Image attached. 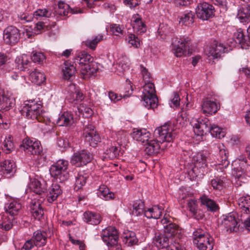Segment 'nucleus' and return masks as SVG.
<instances>
[{
	"label": "nucleus",
	"mask_w": 250,
	"mask_h": 250,
	"mask_svg": "<svg viewBox=\"0 0 250 250\" xmlns=\"http://www.w3.org/2000/svg\"><path fill=\"white\" fill-rule=\"evenodd\" d=\"M93 58L85 52L77 54L74 63L80 72L83 79H87L94 75L98 70L97 63L93 62Z\"/></svg>",
	"instance_id": "obj_1"
},
{
	"label": "nucleus",
	"mask_w": 250,
	"mask_h": 250,
	"mask_svg": "<svg viewBox=\"0 0 250 250\" xmlns=\"http://www.w3.org/2000/svg\"><path fill=\"white\" fill-rule=\"evenodd\" d=\"M42 103L40 101L29 100L26 101L23 104L21 113L27 119L37 120L42 122L44 111L42 109Z\"/></svg>",
	"instance_id": "obj_2"
},
{
	"label": "nucleus",
	"mask_w": 250,
	"mask_h": 250,
	"mask_svg": "<svg viewBox=\"0 0 250 250\" xmlns=\"http://www.w3.org/2000/svg\"><path fill=\"white\" fill-rule=\"evenodd\" d=\"M68 164L66 160H59L50 167L49 171L51 176L61 183L66 181L69 178L67 171Z\"/></svg>",
	"instance_id": "obj_3"
},
{
	"label": "nucleus",
	"mask_w": 250,
	"mask_h": 250,
	"mask_svg": "<svg viewBox=\"0 0 250 250\" xmlns=\"http://www.w3.org/2000/svg\"><path fill=\"white\" fill-rule=\"evenodd\" d=\"M193 243L199 250H212L214 245L213 238L201 229L193 232Z\"/></svg>",
	"instance_id": "obj_4"
},
{
	"label": "nucleus",
	"mask_w": 250,
	"mask_h": 250,
	"mask_svg": "<svg viewBox=\"0 0 250 250\" xmlns=\"http://www.w3.org/2000/svg\"><path fill=\"white\" fill-rule=\"evenodd\" d=\"M20 148L26 153L32 155H38L41 159H43V165L46 161L45 156L42 154V148L40 141L32 138H25L20 145Z\"/></svg>",
	"instance_id": "obj_5"
},
{
	"label": "nucleus",
	"mask_w": 250,
	"mask_h": 250,
	"mask_svg": "<svg viewBox=\"0 0 250 250\" xmlns=\"http://www.w3.org/2000/svg\"><path fill=\"white\" fill-rule=\"evenodd\" d=\"M192 161L194 167L188 172L189 176L193 179L200 174L204 173L203 169L207 166V157L203 153L199 152L193 156Z\"/></svg>",
	"instance_id": "obj_6"
},
{
	"label": "nucleus",
	"mask_w": 250,
	"mask_h": 250,
	"mask_svg": "<svg viewBox=\"0 0 250 250\" xmlns=\"http://www.w3.org/2000/svg\"><path fill=\"white\" fill-rule=\"evenodd\" d=\"M154 134L161 144L164 142L172 141L176 136L173 126L168 123H165L163 125L157 127L155 130Z\"/></svg>",
	"instance_id": "obj_7"
},
{
	"label": "nucleus",
	"mask_w": 250,
	"mask_h": 250,
	"mask_svg": "<svg viewBox=\"0 0 250 250\" xmlns=\"http://www.w3.org/2000/svg\"><path fill=\"white\" fill-rule=\"evenodd\" d=\"M100 235L103 241L108 248H111L118 242V231L114 227L109 226L103 229Z\"/></svg>",
	"instance_id": "obj_8"
},
{
	"label": "nucleus",
	"mask_w": 250,
	"mask_h": 250,
	"mask_svg": "<svg viewBox=\"0 0 250 250\" xmlns=\"http://www.w3.org/2000/svg\"><path fill=\"white\" fill-rule=\"evenodd\" d=\"M83 137L84 138L85 141L93 147H96L98 143L101 142V140L95 127L91 124L84 125Z\"/></svg>",
	"instance_id": "obj_9"
},
{
	"label": "nucleus",
	"mask_w": 250,
	"mask_h": 250,
	"mask_svg": "<svg viewBox=\"0 0 250 250\" xmlns=\"http://www.w3.org/2000/svg\"><path fill=\"white\" fill-rule=\"evenodd\" d=\"M227 51L228 49L225 45L216 41H214L205 50L206 55L210 60L220 58L222 54Z\"/></svg>",
	"instance_id": "obj_10"
},
{
	"label": "nucleus",
	"mask_w": 250,
	"mask_h": 250,
	"mask_svg": "<svg viewBox=\"0 0 250 250\" xmlns=\"http://www.w3.org/2000/svg\"><path fill=\"white\" fill-rule=\"evenodd\" d=\"M20 38V30L14 26H8L3 31V40L7 45H15L19 42Z\"/></svg>",
	"instance_id": "obj_11"
},
{
	"label": "nucleus",
	"mask_w": 250,
	"mask_h": 250,
	"mask_svg": "<svg viewBox=\"0 0 250 250\" xmlns=\"http://www.w3.org/2000/svg\"><path fill=\"white\" fill-rule=\"evenodd\" d=\"M172 238H170L164 233L156 235L153 243L159 249L166 248L167 250H181L178 246L172 245Z\"/></svg>",
	"instance_id": "obj_12"
},
{
	"label": "nucleus",
	"mask_w": 250,
	"mask_h": 250,
	"mask_svg": "<svg viewBox=\"0 0 250 250\" xmlns=\"http://www.w3.org/2000/svg\"><path fill=\"white\" fill-rule=\"evenodd\" d=\"M215 9L214 7L207 2L199 3L195 9L197 17L203 20H208L214 15Z\"/></svg>",
	"instance_id": "obj_13"
},
{
	"label": "nucleus",
	"mask_w": 250,
	"mask_h": 250,
	"mask_svg": "<svg viewBox=\"0 0 250 250\" xmlns=\"http://www.w3.org/2000/svg\"><path fill=\"white\" fill-rule=\"evenodd\" d=\"M237 215L235 212H231L228 215L223 216L221 226L226 231L231 233L236 232L238 230Z\"/></svg>",
	"instance_id": "obj_14"
},
{
	"label": "nucleus",
	"mask_w": 250,
	"mask_h": 250,
	"mask_svg": "<svg viewBox=\"0 0 250 250\" xmlns=\"http://www.w3.org/2000/svg\"><path fill=\"white\" fill-rule=\"evenodd\" d=\"M190 40L188 38L180 39L177 42L172 44L171 50L177 57H181L187 53L189 49Z\"/></svg>",
	"instance_id": "obj_15"
},
{
	"label": "nucleus",
	"mask_w": 250,
	"mask_h": 250,
	"mask_svg": "<svg viewBox=\"0 0 250 250\" xmlns=\"http://www.w3.org/2000/svg\"><path fill=\"white\" fill-rule=\"evenodd\" d=\"M92 154L87 150H82L75 153L71 159V163L77 166L86 165L92 160Z\"/></svg>",
	"instance_id": "obj_16"
},
{
	"label": "nucleus",
	"mask_w": 250,
	"mask_h": 250,
	"mask_svg": "<svg viewBox=\"0 0 250 250\" xmlns=\"http://www.w3.org/2000/svg\"><path fill=\"white\" fill-rule=\"evenodd\" d=\"M162 224L164 225V233L167 234L170 238L172 237L178 236L181 233V230L178 225L170 222L167 217H164L161 220Z\"/></svg>",
	"instance_id": "obj_17"
},
{
	"label": "nucleus",
	"mask_w": 250,
	"mask_h": 250,
	"mask_svg": "<svg viewBox=\"0 0 250 250\" xmlns=\"http://www.w3.org/2000/svg\"><path fill=\"white\" fill-rule=\"evenodd\" d=\"M29 187L34 192L38 194H41L46 190L44 181L37 175L34 177H30Z\"/></svg>",
	"instance_id": "obj_18"
},
{
	"label": "nucleus",
	"mask_w": 250,
	"mask_h": 250,
	"mask_svg": "<svg viewBox=\"0 0 250 250\" xmlns=\"http://www.w3.org/2000/svg\"><path fill=\"white\" fill-rule=\"evenodd\" d=\"M194 122L195 123L192 125L194 128V131L197 135L202 136L204 132L206 133L210 130L212 125L208 119L205 118L201 120L195 119Z\"/></svg>",
	"instance_id": "obj_19"
},
{
	"label": "nucleus",
	"mask_w": 250,
	"mask_h": 250,
	"mask_svg": "<svg viewBox=\"0 0 250 250\" xmlns=\"http://www.w3.org/2000/svg\"><path fill=\"white\" fill-rule=\"evenodd\" d=\"M67 99L69 102L77 104L83 99V94L75 84H70L67 88Z\"/></svg>",
	"instance_id": "obj_20"
},
{
	"label": "nucleus",
	"mask_w": 250,
	"mask_h": 250,
	"mask_svg": "<svg viewBox=\"0 0 250 250\" xmlns=\"http://www.w3.org/2000/svg\"><path fill=\"white\" fill-rule=\"evenodd\" d=\"M213 146L214 150L219 151L218 164L222 166V167L226 168L229 166V162L228 160V153L225 146L220 143L215 144Z\"/></svg>",
	"instance_id": "obj_21"
},
{
	"label": "nucleus",
	"mask_w": 250,
	"mask_h": 250,
	"mask_svg": "<svg viewBox=\"0 0 250 250\" xmlns=\"http://www.w3.org/2000/svg\"><path fill=\"white\" fill-rule=\"evenodd\" d=\"M233 39L238 43L243 49H249L250 47V38L249 36L245 35L241 29H239L234 33Z\"/></svg>",
	"instance_id": "obj_22"
},
{
	"label": "nucleus",
	"mask_w": 250,
	"mask_h": 250,
	"mask_svg": "<svg viewBox=\"0 0 250 250\" xmlns=\"http://www.w3.org/2000/svg\"><path fill=\"white\" fill-rule=\"evenodd\" d=\"M219 107L215 102L207 98L203 100L202 111L206 115H212L217 112Z\"/></svg>",
	"instance_id": "obj_23"
},
{
	"label": "nucleus",
	"mask_w": 250,
	"mask_h": 250,
	"mask_svg": "<svg viewBox=\"0 0 250 250\" xmlns=\"http://www.w3.org/2000/svg\"><path fill=\"white\" fill-rule=\"evenodd\" d=\"M30 211L32 216L36 219L41 220L43 216L44 211L41 202L32 200L30 204Z\"/></svg>",
	"instance_id": "obj_24"
},
{
	"label": "nucleus",
	"mask_w": 250,
	"mask_h": 250,
	"mask_svg": "<svg viewBox=\"0 0 250 250\" xmlns=\"http://www.w3.org/2000/svg\"><path fill=\"white\" fill-rule=\"evenodd\" d=\"M15 105V100L13 97L5 95L3 89L0 88V106L1 110L5 111L9 110Z\"/></svg>",
	"instance_id": "obj_25"
},
{
	"label": "nucleus",
	"mask_w": 250,
	"mask_h": 250,
	"mask_svg": "<svg viewBox=\"0 0 250 250\" xmlns=\"http://www.w3.org/2000/svg\"><path fill=\"white\" fill-rule=\"evenodd\" d=\"M160 141L159 139L150 140L144 145V151L148 155H155L159 153L160 149Z\"/></svg>",
	"instance_id": "obj_26"
},
{
	"label": "nucleus",
	"mask_w": 250,
	"mask_h": 250,
	"mask_svg": "<svg viewBox=\"0 0 250 250\" xmlns=\"http://www.w3.org/2000/svg\"><path fill=\"white\" fill-rule=\"evenodd\" d=\"M150 132L146 129H134L132 133V137L137 141L145 144L150 139Z\"/></svg>",
	"instance_id": "obj_27"
},
{
	"label": "nucleus",
	"mask_w": 250,
	"mask_h": 250,
	"mask_svg": "<svg viewBox=\"0 0 250 250\" xmlns=\"http://www.w3.org/2000/svg\"><path fill=\"white\" fill-rule=\"evenodd\" d=\"M4 208L7 213L12 216L19 214L21 209V204L17 200H12L5 204Z\"/></svg>",
	"instance_id": "obj_28"
},
{
	"label": "nucleus",
	"mask_w": 250,
	"mask_h": 250,
	"mask_svg": "<svg viewBox=\"0 0 250 250\" xmlns=\"http://www.w3.org/2000/svg\"><path fill=\"white\" fill-rule=\"evenodd\" d=\"M73 115L71 112H64L60 115L57 120L56 123L59 126H70L74 124Z\"/></svg>",
	"instance_id": "obj_29"
},
{
	"label": "nucleus",
	"mask_w": 250,
	"mask_h": 250,
	"mask_svg": "<svg viewBox=\"0 0 250 250\" xmlns=\"http://www.w3.org/2000/svg\"><path fill=\"white\" fill-rule=\"evenodd\" d=\"M129 64V61L126 57H120L115 65V72L119 75H124L125 72L128 69Z\"/></svg>",
	"instance_id": "obj_30"
},
{
	"label": "nucleus",
	"mask_w": 250,
	"mask_h": 250,
	"mask_svg": "<svg viewBox=\"0 0 250 250\" xmlns=\"http://www.w3.org/2000/svg\"><path fill=\"white\" fill-rule=\"evenodd\" d=\"M57 14L60 16H66L68 14L71 12L72 14L77 13H82L81 10H75L74 9H71L68 4L65 3L62 1H59L58 3V8L56 10Z\"/></svg>",
	"instance_id": "obj_31"
},
{
	"label": "nucleus",
	"mask_w": 250,
	"mask_h": 250,
	"mask_svg": "<svg viewBox=\"0 0 250 250\" xmlns=\"http://www.w3.org/2000/svg\"><path fill=\"white\" fill-rule=\"evenodd\" d=\"M83 220L89 224L97 225L100 223L101 218L99 213L88 211L83 213Z\"/></svg>",
	"instance_id": "obj_32"
},
{
	"label": "nucleus",
	"mask_w": 250,
	"mask_h": 250,
	"mask_svg": "<svg viewBox=\"0 0 250 250\" xmlns=\"http://www.w3.org/2000/svg\"><path fill=\"white\" fill-rule=\"evenodd\" d=\"M143 104L147 108H154L158 105V100L156 95H142Z\"/></svg>",
	"instance_id": "obj_33"
},
{
	"label": "nucleus",
	"mask_w": 250,
	"mask_h": 250,
	"mask_svg": "<svg viewBox=\"0 0 250 250\" xmlns=\"http://www.w3.org/2000/svg\"><path fill=\"white\" fill-rule=\"evenodd\" d=\"M123 241L128 247L138 245V243L136 233L132 231H128L124 233Z\"/></svg>",
	"instance_id": "obj_34"
},
{
	"label": "nucleus",
	"mask_w": 250,
	"mask_h": 250,
	"mask_svg": "<svg viewBox=\"0 0 250 250\" xmlns=\"http://www.w3.org/2000/svg\"><path fill=\"white\" fill-rule=\"evenodd\" d=\"M237 18L241 22L248 21L250 20V6L248 4L242 6L238 10Z\"/></svg>",
	"instance_id": "obj_35"
},
{
	"label": "nucleus",
	"mask_w": 250,
	"mask_h": 250,
	"mask_svg": "<svg viewBox=\"0 0 250 250\" xmlns=\"http://www.w3.org/2000/svg\"><path fill=\"white\" fill-rule=\"evenodd\" d=\"M62 193L60 186L57 184H53L49 188V193L47 195V200L49 203L55 201L58 197Z\"/></svg>",
	"instance_id": "obj_36"
},
{
	"label": "nucleus",
	"mask_w": 250,
	"mask_h": 250,
	"mask_svg": "<svg viewBox=\"0 0 250 250\" xmlns=\"http://www.w3.org/2000/svg\"><path fill=\"white\" fill-rule=\"evenodd\" d=\"M163 208L156 205L148 208L145 212V216L147 218L158 219L162 214Z\"/></svg>",
	"instance_id": "obj_37"
},
{
	"label": "nucleus",
	"mask_w": 250,
	"mask_h": 250,
	"mask_svg": "<svg viewBox=\"0 0 250 250\" xmlns=\"http://www.w3.org/2000/svg\"><path fill=\"white\" fill-rule=\"evenodd\" d=\"M238 205L244 213L250 214V196L247 195L240 197L238 200Z\"/></svg>",
	"instance_id": "obj_38"
},
{
	"label": "nucleus",
	"mask_w": 250,
	"mask_h": 250,
	"mask_svg": "<svg viewBox=\"0 0 250 250\" xmlns=\"http://www.w3.org/2000/svg\"><path fill=\"white\" fill-rule=\"evenodd\" d=\"M30 63L29 57L25 54L17 57L15 60L16 67L21 71H25L26 69L28 68Z\"/></svg>",
	"instance_id": "obj_39"
},
{
	"label": "nucleus",
	"mask_w": 250,
	"mask_h": 250,
	"mask_svg": "<svg viewBox=\"0 0 250 250\" xmlns=\"http://www.w3.org/2000/svg\"><path fill=\"white\" fill-rule=\"evenodd\" d=\"M132 209H131L132 215L136 216L145 215V212L146 210L145 208L144 202L141 200H136L132 204Z\"/></svg>",
	"instance_id": "obj_40"
},
{
	"label": "nucleus",
	"mask_w": 250,
	"mask_h": 250,
	"mask_svg": "<svg viewBox=\"0 0 250 250\" xmlns=\"http://www.w3.org/2000/svg\"><path fill=\"white\" fill-rule=\"evenodd\" d=\"M200 200L202 204L207 207L208 210L215 212L219 209L216 203L205 195L201 197Z\"/></svg>",
	"instance_id": "obj_41"
},
{
	"label": "nucleus",
	"mask_w": 250,
	"mask_h": 250,
	"mask_svg": "<svg viewBox=\"0 0 250 250\" xmlns=\"http://www.w3.org/2000/svg\"><path fill=\"white\" fill-rule=\"evenodd\" d=\"M13 218H10L6 215H0V228L6 231L11 229L13 226Z\"/></svg>",
	"instance_id": "obj_42"
},
{
	"label": "nucleus",
	"mask_w": 250,
	"mask_h": 250,
	"mask_svg": "<svg viewBox=\"0 0 250 250\" xmlns=\"http://www.w3.org/2000/svg\"><path fill=\"white\" fill-rule=\"evenodd\" d=\"M76 65L71 64L67 62L64 63V66L62 68L63 77L65 79L69 80L75 74L76 69Z\"/></svg>",
	"instance_id": "obj_43"
},
{
	"label": "nucleus",
	"mask_w": 250,
	"mask_h": 250,
	"mask_svg": "<svg viewBox=\"0 0 250 250\" xmlns=\"http://www.w3.org/2000/svg\"><path fill=\"white\" fill-rule=\"evenodd\" d=\"M194 13L191 11L184 13L180 18L179 23L189 26L194 22Z\"/></svg>",
	"instance_id": "obj_44"
},
{
	"label": "nucleus",
	"mask_w": 250,
	"mask_h": 250,
	"mask_svg": "<svg viewBox=\"0 0 250 250\" xmlns=\"http://www.w3.org/2000/svg\"><path fill=\"white\" fill-rule=\"evenodd\" d=\"M97 194L99 197L105 200H109L114 197V193L110 192L108 188L104 185L99 188Z\"/></svg>",
	"instance_id": "obj_45"
},
{
	"label": "nucleus",
	"mask_w": 250,
	"mask_h": 250,
	"mask_svg": "<svg viewBox=\"0 0 250 250\" xmlns=\"http://www.w3.org/2000/svg\"><path fill=\"white\" fill-rule=\"evenodd\" d=\"M104 40V36L102 34H99L96 36L94 39L92 40H87L83 42V45L88 47L91 50H95L97 44Z\"/></svg>",
	"instance_id": "obj_46"
},
{
	"label": "nucleus",
	"mask_w": 250,
	"mask_h": 250,
	"mask_svg": "<svg viewBox=\"0 0 250 250\" xmlns=\"http://www.w3.org/2000/svg\"><path fill=\"white\" fill-rule=\"evenodd\" d=\"M0 165L7 174H12L16 171V165L13 160H6L1 162Z\"/></svg>",
	"instance_id": "obj_47"
},
{
	"label": "nucleus",
	"mask_w": 250,
	"mask_h": 250,
	"mask_svg": "<svg viewBox=\"0 0 250 250\" xmlns=\"http://www.w3.org/2000/svg\"><path fill=\"white\" fill-rule=\"evenodd\" d=\"M247 160L245 157L240 156L232 162V166L233 167V171L240 172L244 168V166H246Z\"/></svg>",
	"instance_id": "obj_48"
},
{
	"label": "nucleus",
	"mask_w": 250,
	"mask_h": 250,
	"mask_svg": "<svg viewBox=\"0 0 250 250\" xmlns=\"http://www.w3.org/2000/svg\"><path fill=\"white\" fill-rule=\"evenodd\" d=\"M29 77L32 82L38 85L43 83L46 79L43 73L36 70L30 72Z\"/></svg>",
	"instance_id": "obj_49"
},
{
	"label": "nucleus",
	"mask_w": 250,
	"mask_h": 250,
	"mask_svg": "<svg viewBox=\"0 0 250 250\" xmlns=\"http://www.w3.org/2000/svg\"><path fill=\"white\" fill-rule=\"evenodd\" d=\"M87 178V176L86 174H84L83 172L78 173L76 177L74 189L75 190H78L81 189L85 185Z\"/></svg>",
	"instance_id": "obj_50"
},
{
	"label": "nucleus",
	"mask_w": 250,
	"mask_h": 250,
	"mask_svg": "<svg viewBox=\"0 0 250 250\" xmlns=\"http://www.w3.org/2000/svg\"><path fill=\"white\" fill-rule=\"evenodd\" d=\"M133 19L134 20L132 25L134 31H136L140 34L145 33L146 30L145 23L139 17H134Z\"/></svg>",
	"instance_id": "obj_51"
},
{
	"label": "nucleus",
	"mask_w": 250,
	"mask_h": 250,
	"mask_svg": "<svg viewBox=\"0 0 250 250\" xmlns=\"http://www.w3.org/2000/svg\"><path fill=\"white\" fill-rule=\"evenodd\" d=\"M210 184L214 189L220 191L223 190L225 187L223 178L216 177L211 180Z\"/></svg>",
	"instance_id": "obj_52"
},
{
	"label": "nucleus",
	"mask_w": 250,
	"mask_h": 250,
	"mask_svg": "<svg viewBox=\"0 0 250 250\" xmlns=\"http://www.w3.org/2000/svg\"><path fill=\"white\" fill-rule=\"evenodd\" d=\"M46 233L38 230L34 233V238L37 242L40 243V246H44L46 243Z\"/></svg>",
	"instance_id": "obj_53"
},
{
	"label": "nucleus",
	"mask_w": 250,
	"mask_h": 250,
	"mask_svg": "<svg viewBox=\"0 0 250 250\" xmlns=\"http://www.w3.org/2000/svg\"><path fill=\"white\" fill-rule=\"evenodd\" d=\"M213 137L221 139L224 136V133L222 129L216 125H212L210 130L209 132Z\"/></svg>",
	"instance_id": "obj_54"
},
{
	"label": "nucleus",
	"mask_w": 250,
	"mask_h": 250,
	"mask_svg": "<svg viewBox=\"0 0 250 250\" xmlns=\"http://www.w3.org/2000/svg\"><path fill=\"white\" fill-rule=\"evenodd\" d=\"M127 42L135 48H139L140 46V41L134 34H130L126 38Z\"/></svg>",
	"instance_id": "obj_55"
},
{
	"label": "nucleus",
	"mask_w": 250,
	"mask_h": 250,
	"mask_svg": "<svg viewBox=\"0 0 250 250\" xmlns=\"http://www.w3.org/2000/svg\"><path fill=\"white\" fill-rule=\"evenodd\" d=\"M144 86V90L142 95H156V91L154 84L153 83L147 82Z\"/></svg>",
	"instance_id": "obj_56"
},
{
	"label": "nucleus",
	"mask_w": 250,
	"mask_h": 250,
	"mask_svg": "<svg viewBox=\"0 0 250 250\" xmlns=\"http://www.w3.org/2000/svg\"><path fill=\"white\" fill-rule=\"evenodd\" d=\"M51 15V11L45 8L39 9L34 13V16L37 19L42 17L49 18Z\"/></svg>",
	"instance_id": "obj_57"
},
{
	"label": "nucleus",
	"mask_w": 250,
	"mask_h": 250,
	"mask_svg": "<svg viewBox=\"0 0 250 250\" xmlns=\"http://www.w3.org/2000/svg\"><path fill=\"white\" fill-rule=\"evenodd\" d=\"M2 149L7 154L10 153L13 151L14 149V145L11 141L10 137L6 139L4 141Z\"/></svg>",
	"instance_id": "obj_58"
},
{
	"label": "nucleus",
	"mask_w": 250,
	"mask_h": 250,
	"mask_svg": "<svg viewBox=\"0 0 250 250\" xmlns=\"http://www.w3.org/2000/svg\"><path fill=\"white\" fill-rule=\"evenodd\" d=\"M32 60L35 62L41 63L45 59L44 55L40 52H33L31 57Z\"/></svg>",
	"instance_id": "obj_59"
},
{
	"label": "nucleus",
	"mask_w": 250,
	"mask_h": 250,
	"mask_svg": "<svg viewBox=\"0 0 250 250\" xmlns=\"http://www.w3.org/2000/svg\"><path fill=\"white\" fill-rule=\"evenodd\" d=\"M105 153L108 155L110 159H113L119 155L118 147L115 146H111L106 149Z\"/></svg>",
	"instance_id": "obj_60"
},
{
	"label": "nucleus",
	"mask_w": 250,
	"mask_h": 250,
	"mask_svg": "<svg viewBox=\"0 0 250 250\" xmlns=\"http://www.w3.org/2000/svg\"><path fill=\"white\" fill-rule=\"evenodd\" d=\"M233 174L235 175V184L236 187L241 186L245 183L246 178L243 174L239 176L237 171H234Z\"/></svg>",
	"instance_id": "obj_61"
},
{
	"label": "nucleus",
	"mask_w": 250,
	"mask_h": 250,
	"mask_svg": "<svg viewBox=\"0 0 250 250\" xmlns=\"http://www.w3.org/2000/svg\"><path fill=\"white\" fill-rule=\"evenodd\" d=\"M188 208L189 210L193 214V215L196 214L197 212L198 205L196 201L194 200H190L188 202Z\"/></svg>",
	"instance_id": "obj_62"
},
{
	"label": "nucleus",
	"mask_w": 250,
	"mask_h": 250,
	"mask_svg": "<svg viewBox=\"0 0 250 250\" xmlns=\"http://www.w3.org/2000/svg\"><path fill=\"white\" fill-rule=\"evenodd\" d=\"M110 30L112 34L115 36H120L123 34V29L119 24H112L110 27Z\"/></svg>",
	"instance_id": "obj_63"
},
{
	"label": "nucleus",
	"mask_w": 250,
	"mask_h": 250,
	"mask_svg": "<svg viewBox=\"0 0 250 250\" xmlns=\"http://www.w3.org/2000/svg\"><path fill=\"white\" fill-rule=\"evenodd\" d=\"M35 245V242L32 239L29 240L27 241L21 248V250H30L32 249L34 245Z\"/></svg>",
	"instance_id": "obj_64"
}]
</instances>
